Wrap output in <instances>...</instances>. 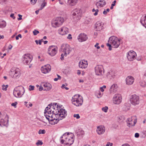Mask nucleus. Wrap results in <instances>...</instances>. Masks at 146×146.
I'll use <instances>...</instances> for the list:
<instances>
[{"label": "nucleus", "instance_id": "56", "mask_svg": "<svg viewBox=\"0 0 146 146\" xmlns=\"http://www.w3.org/2000/svg\"><path fill=\"white\" fill-rule=\"evenodd\" d=\"M10 17L13 18V19H15V17L14 16V14H11L10 15Z\"/></svg>", "mask_w": 146, "mask_h": 146}, {"label": "nucleus", "instance_id": "38", "mask_svg": "<svg viewBox=\"0 0 146 146\" xmlns=\"http://www.w3.org/2000/svg\"><path fill=\"white\" fill-rule=\"evenodd\" d=\"M98 11L99 10L98 9L95 10L94 9H93L92 10V11L93 12H95V13L94 14V15L95 16H96L98 15Z\"/></svg>", "mask_w": 146, "mask_h": 146}, {"label": "nucleus", "instance_id": "45", "mask_svg": "<svg viewBox=\"0 0 146 146\" xmlns=\"http://www.w3.org/2000/svg\"><path fill=\"white\" fill-rule=\"evenodd\" d=\"M5 86V85H3L2 86V89L3 90H7V87H8V85H6Z\"/></svg>", "mask_w": 146, "mask_h": 146}, {"label": "nucleus", "instance_id": "17", "mask_svg": "<svg viewBox=\"0 0 146 146\" xmlns=\"http://www.w3.org/2000/svg\"><path fill=\"white\" fill-rule=\"evenodd\" d=\"M134 117H130L127 119V126L129 127H132L134 126L137 122L136 119Z\"/></svg>", "mask_w": 146, "mask_h": 146}, {"label": "nucleus", "instance_id": "2", "mask_svg": "<svg viewBox=\"0 0 146 146\" xmlns=\"http://www.w3.org/2000/svg\"><path fill=\"white\" fill-rule=\"evenodd\" d=\"M74 135L71 133L66 132L61 137L63 138L61 141V143H64L66 145H70L74 141Z\"/></svg>", "mask_w": 146, "mask_h": 146}, {"label": "nucleus", "instance_id": "40", "mask_svg": "<svg viewBox=\"0 0 146 146\" xmlns=\"http://www.w3.org/2000/svg\"><path fill=\"white\" fill-rule=\"evenodd\" d=\"M46 133V131L45 130L43 129H40V130L38 132V133L39 134H44Z\"/></svg>", "mask_w": 146, "mask_h": 146}, {"label": "nucleus", "instance_id": "11", "mask_svg": "<svg viewBox=\"0 0 146 146\" xmlns=\"http://www.w3.org/2000/svg\"><path fill=\"white\" fill-rule=\"evenodd\" d=\"M95 74L98 76H102L104 74V71L103 66L102 65H97L94 68Z\"/></svg>", "mask_w": 146, "mask_h": 146}, {"label": "nucleus", "instance_id": "48", "mask_svg": "<svg viewBox=\"0 0 146 146\" xmlns=\"http://www.w3.org/2000/svg\"><path fill=\"white\" fill-rule=\"evenodd\" d=\"M66 85H65V84H63L62 86H61V88L63 89L65 88L66 90H67L69 89V88H68L66 87Z\"/></svg>", "mask_w": 146, "mask_h": 146}, {"label": "nucleus", "instance_id": "64", "mask_svg": "<svg viewBox=\"0 0 146 146\" xmlns=\"http://www.w3.org/2000/svg\"><path fill=\"white\" fill-rule=\"evenodd\" d=\"M77 74L78 75H79L81 74V72L80 70H78L77 71Z\"/></svg>", "mask_w": 146, "mask_h": 146}, {"label": "nucleus", "instance_id": "41", "mask_svg": "<svg viewBox=\"0 0 146 146\" xmlns=\"http://www.w3.org/2000/svg\"><path fill=\"white\" fill-rule=\"evenodd\" d=\"M39 33V32L37 30H36L35 29L33 31V33L34 35L35 36L37 34H38Z\"/></svg>", "mask_w": 146, "mask_h": 146}, {"label": "nucleus", "instance_id": "23", "mask_svg": "<svg viewBox=\"0 0 146 146\" xmlns=\"http://www.w3.org/2000/svg\"><path fill=\"white\" fill-rule=\"evenodd\" d=\"M134 79L133 77L131 76H127L126 79V84L128 85H131L133 84Z\"/></svg>", "mask_w": 146, "mask_h": 146}, {"label": "nucleus", "instance_id": "30", "mask_svg": "<svg viewBox=\"0 0 146 146\" xmlns=\"http://www.w3.org/2000/svg\"><path fill=\"white\" fill-rule=\"evenodd\" d=\"M106 2L104 0H101L96 3V5L98 7H103L106 4Z\"/></svg>", "mask_w": 146, "mask_h": 146}, {"label": "nucleus", "instance_id": "20", "mask_svg": "<svg viewBox=\"0 0 146 146\" xmlns=\"http://www.w3.org/2000/svg\"><path fill=\"white\" fill-rule=\"evenodd\" d=\"M104 24L100 21H98L95 24V29L97 31H100L104 28Z\"/></svg>", "mask_w": 146, "mask_h": 146}, {"label": "nucleus", "instance_id": "32", "mask_svg": "<svg viewBox=\"0 0 146 146\" xmlns=\"http://www.w3.org/2000/svg\"><path fill=\"white\" fill-rule=\"evenodd\" d=\"M78 0H68V3L70 6H74L78 3Z\"/></svg>", "mask_w": 146, "mask_h": 146}, {"label": "nucleus", "instance_id": "4", "mask_svg": "<svg viewBox=\"0 0 146 146\" xmlns=\"http://www.w3.org/2000/svg\"><path fill=\"white\" fill-rule=\"evenodd\" d=\"M72 101L73 104L76 106H79L82 105L83 100L82 97L80 95H75L72 97Z\"/></svg>", "mask_w": 146, "mask_h": 146}, {"label": "nucleus", "instance_id": "55", "mask_svg": "<svg viewBox=\"0 0 146 146\" xmlns=\"http://www.w3.org/2000/svg\"><path fill=\"white\" fill-rule=\"evenodd\" d=\"M65 55L64 54H62L61 55V57H60V59L62 60H63L64 59V56Z\"/></svg>", "mask_w": 146, "mask_h": 146}, {"label": "nucleus", "instance_id": "9", "mask_svg": "<svg viewBox=\"0 0 146 146\" xmlns=\"http://www.w3.org/2000/svg\"><path fill=\"white\" fill-rule=\"evenodd\" d=\"M64 22V19L61 17H58L53 19L52 21L53 27H56L61 25Z\"/></svg>", "mask_w": 146, "mask_h": 146}, {"label": "nucleus", "instance_id": "36", "mask_svg": "<svg viewBox=\"0 0 146 146\" xmlns=\"http://www.w3.org/2000/svg\"><path fill=\"white\" fill-rule=\"evenodd\" d=\"M46 3L45 2H43L41 5V7L39 9V10H42L45 6H46Z\"/></svg>", "mask_w": 146, "mask_h": 146}, {"label": "nucleus", "instance_id": "35", "mask_svg": "<svg viewBox=\"0 0 146 146\" xmlns=\"http://www.w3.org/2000/svg\"><path fill=\"white\" fill-rule=\"evenodd\" d=\"M139 85L143 87L146 86V83L143 80H141L139 82Z\"/></svg>", "mask_w": 146, "mask_h": 146}, {"label": "nucleus", "instance_id": "44", "mask_svg": "<svg viewBox=\"0 0 146 146\" xmlns=\"http://www.w3.org/2000/svg\"><path fill=\"white\" fill-rule=\"evenodd\" d=\"M107 46H108L109 47V49L110 50H111L112 48H111V47H112V44H109L108 43L107 44Z\"/></svg>", "mask_w": 146, "mask_h": 146}, {"label": "nucleus", "instance_id": "19", "mask_svg": "<svg viewBox=\"0 0 146 146\" xmlns=\"http://www.w3.org/2000/svg\"><path fill=\"white\" fill-rule=\"evenodd\" d=\"M136 55V53L135 52L133 51H130L129 52L127 57L129 60L133 61L135 59Z\"/></svg>", "mask_w": 146, "mask_h": 146}, {"label": "nucleus", "instance_id": "33", "mask_svg": "<svg viewBox=\"0 0 146 146\" xmlns=\"http://www.w3.org/2000/svg\"><path fill=\"white\" fill-rule=\"evenodd\" d=\"M6 26V22L3 21H0V28H3L5 27Z\"/></svg>", "mask_w": 146, "mask_h": 146}, {"label": "nucleus", "instance_id": "14", "mask_svg": "<svg viewBox=\"0 0 146 146\" xmlns=\"http://www.w3.org/2000/svg\"><path fill=\"white\" fill-rule=\"evenodd\" d=\"M58 50L57 46L52 45L49 46L48 48V52L51 56H54L56 54Z\"/></svg>", "mask_w": 146, "mask_h": 146}, {"label": "nucleus", "instance_id": "5", "mask_svg": "<svg viewBox=\"0 0 146 146\" xmlns=\"http://www.w3.org/2000/svg\"><path fill=\"white\" fill-rule=\"evenodd\" d=\"M108 42L112 44V47L116 48L120 44V40L115 36H112L109 38Z\"/></svg>", "mask_w": 146, "mask_h": 146}, {"label": "nucleus", "instance_id": "58", "mask_svg": "<svg viewBox=\"0 0 146 146\" xmlns=\"http://www.w3.org/2000/svg\"><path fill=\"white\" fill-rule=\"evenodd\" d=\"M12 48V46L11 44H9L8 46V49L9 50L11 49Z\"/></svg>", "mask_w": 146, "mask_h": 146}, {"label": "nucleus", "instance_id": "1", "mask_svg": "<svg viewBox=\"0 0 146 146\" xmlns=\"http://www.w3.org/2000/svg\"><path fill=\"white\" fill-rule=\"evenodd\" d=\"M54 104H53V105L50 104L48 105L45 110L44 115L48 121L54 117H56V111L54 110L55 108Z\"/></svg>", "mask_w": 146, "mask_h": 146}, {"label": "nucleus", "instance_id": "22", "mask_svg": "<svg viewBox=\"0 0 146 146\" xmlns=\"http://www.w3.org/2000/svg\"><path fill=\"white\" fill-rule=\"evenodd\" d=\"M88 63L87 61L82 60L80 61L79 63V67L82 68H85L88 66Z\"/></svg>", "mask_w": 146, "mask_h": 146}, {"label": "nucleus", "instance_id": "60", "mask_svg": "<svg viewBox=\"0 0 146 146\" xmlns=\"http://www.w3.org/2000/svg\"><path fill=\"white\" fill-rule=\"evenodd\" d=\"M100 90L102 92H103L104 91V90L103 88H102V87H101L100 88Z\"/></svg>", "mask_w": 146, "mask_h": 146}, {"label": "nucleus", "instance_id": "63", "mask_svg": "<svg viewBox=\"0 0 146 146\" xmlns=\"http://www.w3.org/2000/svg\"><path fill=\"white\" fill-rule=\"evenodd\" d=\"M121 146H130L128 144H123Z\"/></svg>", "mask_w": 146, "mask_h": 146}, {"label": "nucleus", "instance_id": "7", "mask_svg": "<svg viewBox=\"0 0 146 146\" xmlns=\"http://www.w3.org/2000/svg\"><path fill=\"white\" fill-rule=\"evenodd\" d=\"M10 75L13 78H18L21 75V70L18 68L13 67L11 69Z\"/></svg>", "mask_w": 146, "mask_h": 146}, {"label": "nucleus", "instance_id": "28", "mask_svg": "<svg viewBox=\"0 0 146 146\" xmlns=\"http://www.w3.org/2000/svg\"><path fill=\"white\" fill-rule=\"evenodd\" d=\"M60 120V119H58V118L56 119L55 117H54L48 121L50 124L51 125H55Z\"/></svg>", "mask_w": 146, "mask_h": 146}, {"label": "nucleus", "instance_id": "57", "mask_svg": "<svg viewBox=\"0 0 146 146\" xmlns=\"http://www.w3.org/2000/svg\"><path fill=\"white\" fill-rule=\"evenodd\" d=\"M43 89V88L41 86H40L39 88V90L40 91H42Z\"/></svg>", "mask_w": 146, "mask_h": 146}, {"label": "nucleus", "instance_id": "21", "mask_svg": "<svg viewBox=\"0 0 146 146\" xmlns=\"http://www.w3.org/2000/svg\"><path fill=\"white\" fill-rule=\"evenodd\" d=\"M79 41L82 42L87 40L88 38L87 35L84 33H81L78 38Z\"/></svg>", "mask_w": 146, "mask_h": 146}, {"label": "nucleus", "instance_id": "54", "mask_svg": "<svg viewBox=\"0 0 146 146\" xmlns=\"http://www.w3.org/2000/svg\"><path fill=\"white\" fill-rule=\"evenodd\" d=\"M135 137L136 138H138L139 137V134L138 133H136L135 134Z\"/></svg>", "mask_w": 146, "mask_h": 146}, {"label": "nucleus", "instance_id": "18", "mask_svg": "<svg viewBox=\"0 0 146 146\" xmlns=\"http://www.w3.org/2000/svg\"><path fill=\"white\" fill-rule=\"evenodd\" d=\"M51 69V66L49 64H47L42 66L41 68L42 72L44 74L48 73L50 71Z\"/></svg>", "mask_w": 146, "mask_h": 146}, {"label": "nucleus", "instance_id": "6", "mask_svg": "<svg viewBox=\"0 0 146 146\" xmlns=\"http://www.w3.org/2000/svg\"><path fill=\"white\" fill-rule=\"evenodd\" d=\"M24 88L22 86H20L15 88L13 94L14 96L16 97H20L24 94Z\"/></svg>", "mask_w": 146, "mask_h": 146}, {"label": "nucleus", "instance_id": "8", "mask_svg": "<svg viewBox=\"0 0 146 146\" xmlns=\"http://www.w3.org/2000/svg\"><path fill=\"white\" fill-rule=\"evenodd\" d=\"M9 117L5 113H1L0 112V125H7L8 122Z\"/></svg>", "mask_w": 146, "mask_h": 146}, {"label": "nucleus", "instance_id": "42", "mask_svg": "<svg viewBox=\"0 0 146 146\" xmlns=\"http://www.w3.org/2000/svg\"><path fill=\"white\" fill-rule=\"evenodd\" d=\"M43 144V143L41 141L38 140L37 142L36 143V145H41Z\"/></svg>", "mask_w": 146, "mask_h": 146}, {"label": "nucleus", "instance_id": "25", "mask_svg": "<svg viewBox=\"0 0 146 146\" xmlns=\"http://www.w3.org/2000/svg\"><path fill=\"white\" fill-rule=\"evenodd\" d=\"M105 130V127L102 126H98L96 130L98 134L99 135L103 134Z\"/></svg>", "mask_w": 146, "mask_h": 146}, {"label": "nucleus", "instance_id": "61", "mask_svg": "<svg viewBox=\"0 0 146 146\" xmlns=\"http://www.w3.org/2000/svg\"><path fill=\"white\" fill-rule=\"evenodd\" d=\"M57 77H58V79H59V80H60L61 79V77L59 75H58V74H57Z\"/></svg>", "mask_w": 146, "mask_h": 146}, {"label": "nucleus", "instance_id": "24", "mask_svg": "<svg viewBox=\"0 0 146 146\" xmlns=\"http://www.w3.org/2000/svg\"><path fill=\"white\" fill-rule=\"evenodd\" d=\"M68 33V29L65 27H62L59 30V33L62 35H66Z\"/></svg>", "mask_w": 146, "mask_h": 146}, {"label": "nucleus", "instance_id": "47", "mask_svg": "<svg viewBox=\"0 0 146 146\" xmlns=\"http://www.w3.org/2000/svg\"><path fill=\"white\" fill-rule=\"evenodd\" d=\"M110 11V9H107L106 10H105L103 12V14L104 15H106L107 13L108 12H109Z\"/></svg>", "mask_w": 146, "mask_h": 146}, {"label": "nucleus", "instance_id": "37", "mask_svg": "<svg viewBox=\"0 0 146 146\" xmlns=\"http://www.w3.org/2000/svg\"><path fill=\"white\" fill-rule=\"evenodd\" d=\"M78 135H82L84 134V132L82 130H79V131L77 132Z\"/></svg>", "mask_w": 146, "mask_h": 146}, {"label": "nucleus", "instance_id": "50", "mask_svg": "<svg viewBox=\"0 0 146 146\" xmlns=\"http://www.w3.org/2000/svg\"><path fill=\"white\" fill-rule=\"evenodd\" d=\"M37 0H31V3L33 5L35 4L36 3Z\"/></svg>", "mask_w": 146, "mask_h": 146}, {"label": "nucleus", "instance_id": "31", "mask_svg": "<svg viewBox=\"0 0 146 146\" xmlns=\"http://www.w3.org/2000/svg\"><path fill=\"white\" fill-rule=\"evenodd\" d=\"M140 22L142 25L146 28V15L142 17L141 19Z\"/></svg>", "mask_w": 146, "mask_h": 146}, {"label": "nucleus", "instance_id": "34", "mask_svg": "<svg viewBox=\"0 0 146 146\" xmlns=\"http://www.w3.org/2000/svg\"><path fill=\"white\" fill-rule=\"evenodd\" d=\"M95 95L98 98H100L102 97V94L100 91H98L96 92Z\"/></svg>", "mask_w": 146, "mask_h": 146}, {"label": "nucleus", "instance_id": "59", "mask_svg": "<svg viewBox=\"0 0 146 146\" xmlns=\"http://www.w3.org/2000/svg\"><path fill=\"white\" fill-rule=\"evenodd\" d=\"M116 3V1L115 0V1H114L113 2V3L111 4L112 5L114 6L115 5V4Z\"/></svg>", "mask_w": 146, "mask_h": 146}, {"label": "nucleus", "instance_id": "27", "mask_svg": "<svg viewBox=\"0 0 146 146\" xmlns=\"http://www.w3.org/2000/svg\"><path fill=\"white\" fill-rule=\"evenodd\" d=\"M43 86L45 88L44 89V90L46 91H48L50 90L52 88V86L51 84L48 83H44Z\"/></svg>", "mask_w": 146, "mask_h": 146}, {"label": "nucleus", "instance_id": "16", "mask_svg": "<svg viewBox=\"0 0 146 146\" xmlns=\"http://www.w3.org/2000/svg\"><path fill=\"white\" fill-rule=\"evenodd\" d=\"M32 57L31 55L29 54H24L23 56V63L26 64H29L32 60Z\"/></svg>", "mask_w": 146, "mask_h": 146}, {"label": "nucleus", "instance_id": "46", "mask_svg": "<svg viewBox=\"0 0 146 146\" xmlns=\"http://www.w3.org/2000/svg\"><path fill=\"white\" fill-rule=\"evenodd\" d=\"M34 86L31 85H30L29 86V90L30 91L33 90H34Z\"/></svg>", "mask_w": 146, "mask_h": 146}, {"label": "nucleus", "instance_id": "53", "mask_svg": "<svg viewBox=\"0 0 146 146\" xmlns=\"http://www.w3.org/2000/svg\"><path fill=\"white\" fill-rule=\"evenodd\" d=\"M18 16L19 17V18H18V20H20L22 19V16L21 15H20V14L18 15Z\"/></svg>", "mask_w": 146, "mask_h": 146}, {"label": "nucleus", "instance_id": "26", "mask_svg": "<svg viewBox=\"0 0 146 146\" xmlns=\"http://www.w3.org/2000/svg\"><path fill=\"white\" fill-rule=\"evenodd\" d=\"M118 86L117 84H114L110 87V91L111 93H115L117 90Z\"/></svg>", "mask_w": 146, "mask_h": 146}, {"label": "nucleus", "instance_id": "10", "mask_svg": "<svg viewBox=\"0 0 146 146\" xmlns=\"http://www.w3.org/2000/svg\"><path fill=\"white\" fill-rule=\"evenodd\" d=\"M130 101L131 104L133 105H138L140 103L139 97L136 94L132 95L130 97Z\"/></svg>", "mask_w": 146, "mask_h": 146}, {"label": "nucleus", "instance_id": "12", "mask_svg": "<svg viewBox=\"0 0 146 146\" xmlns=\"http://www.w3.org/2000/svg\"><path fill=\"white\" fill-rule=\"evenodd\" d=\"M61 50L64 53L65 56L67 54H69L71 50V47L69 44H63L61 46Z\"/></svg>", "mask_w": 146, "mask_h": 146}, {"label": "nucleus", "instance_id": "43", "mask_svg": "<svg viewBox=\"0 0 146 146\" xmlns=\"http://www.w3.org/2000/svg\"><path fill=\"white\" fill-rule=\"evenodd\" d=\"M74 117L76 118L77 119H79L80 117L79 114H74L73 115Z\"/></svg>", "mask_w": 146, "mask_h": 146}, {"label": "nucleus", "instance_id": "15", "mask_svg": "<svg viewBox=\"0 0 146 146\" xmlns=\"http://www.w3.org/2000/svg\"><path fill=\"white\" fill-rule=\"evenodd\" d=\"M72 15L75 16L74 18H76L78 20L80 19L82 15V12L80 9H75L72 11Z\"/></svg>", "mask_w": 146, "mask_h": 146}, {"label": "nucleus", "instance_id": "49", "mask_svg": "<svg viewBox=\"0 0 146 146\" xmlns=\"http://www.w3.org/2000/svg\"><path fill=\"white\" fill-rule=\"evenodd\" d=\"M17 102H15L14 103H13L11 104V106H14L15 108L16 107V105L17 104Z\"/></svg>", "mask_w": 146, "mask_h": 146}, {"label": "nucleus", "instance_id": "3", "mask_svg": "<svg viewBox=\"0 0 146 146\" xmlns=\"http://www.w3.org/2000/svg\"><path fill=\"white\" fill-rule=\"evenodd\" d=\"M54 106L55 109L54 110L56 111V117H58V119H62L65 117L66 115V111L65 109H62L60 107H58L57 103L54 104Z\"/></svg>", "mask_w": 146, "mask_h": 146}, {"label": "nucleus", "instance_id": "52", "mask_svg": "<svg viewBox=\"0 0 146 146\" xmlns=\"http://www.w3.org/2000/svg\"><path fill=\"white\" fill-rule=\"evenodd\" d=\"M68 39H72V35L70 34H69L67 37Z\"/></svg>", "mask_w": 146, "mask_h": 146}, {"label": "nucleus", "instance_id": "51", "mask_svg": "<svg viewBox=\"0 0 146 146\" xmlns=\"http://www.w3.org/2000/svg\"><path fill=\"white\" fill-rule=\"evenodd\" d=\"M98 45L99 43H96V44L94 46L95 47H96L97 49H99L100 48V47L98 46Z\"/></svg>", "mask_w": 146, "mask_h": 146}, {"label": "nucleus", "instance_id": "62", "mask_svg": "<svg viewBox=\"0 0 146 146\" xmlns=\"http://www.w3.org/2000/svg\"><path fill=\"white\" fill-rule=\"evenodd\" d=\"M4 36L3 35H0V39H3L4 38Z\"/></svg>", "mask_w": 146, "mask_h": 146}, {"label": "nucleus", "instance_id": "39", "mask_svg": "<svg viewBox=\"0 0 146 146\" xmlns=\"http://www.w3.org/2000/svg\"><path fill=\"white\" fill-rule=\"evenodd\" d=\"M108 109V107L107 106H105L104 107H103L102 108V110L105 112H107Z\"/></svg>", "mask_w": 146, "mask_h": 146}, {"label": "nucleus", "instance_id": "29", "mask_svg": "<svg viewBox=\"0 0 146 146\" xmlns=\"http://www.w3.org/2000/svg\"><path fill=\"white\" fill-rule=\"evenodd\" d=\"M114 73L112 71L110 70L106 74L107 77L110 79H112L114 77Z\"/></svg>", "mask_w": 146, "mask_h": 146}, {"label": "nucleus", "instance_id": "13", "mask_svg": "<svg viewBox=\"0 0 146 146\" xmlns=\"http://www.w3.org/2000/svg\"><path fill=\"white\" fill-rule=\"evenodd\" d=\"M122 99V97L121 94H115L113 96L112 101L114 104L118 105L121 102Z\"/></svg>", "mask_w": 146, "mask_h": 146}]
</instances>
